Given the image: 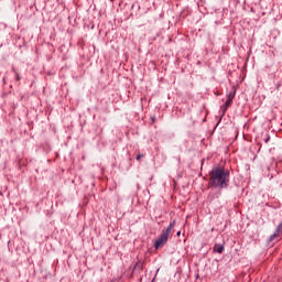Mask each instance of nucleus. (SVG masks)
<instances>
[{
	"instance_id": "nucleus-1",
	"label": "nucleus",
	"mask_w": 282,
	"mask_h": 282,
	"mask_svg": "<svg viewBox=\"0 0 282 282\" xmlns=\"http://www.w3.org/2000/svg\"><path fill=\"white\" fill-rule=\"evenodd\" d=\"M209 177V184L214 188H227L230 182V172L224 167H216L212 170Z\"/></svg>"
},
{
	"instance_id": "nucleus-2",
	"label": "nucleus",
	"mask_w": 282,
	"mask_h": 282,
	"mask_svg": "<svg viewBox=\"0 0 282 282\" xmlns=\"http://www.w3.org/2000/svg\"><path fill=\"white\" fill-rule=\"evenodd\" d=\"M166 241H169V236L163 232L160 238L155 241V248H162V246L164 243H166Z\"/></svg>"
},
{
	"instance_id": "nucleus-3",
	"label": "nucleus",
	"mask_w": 282,
	"mask_h": 282,
	"mask_svg": "<svg viewBox=\"0 0 282 282\" xmlns=\"http://www.w3.org/2000/svg\"><path fill=\"white\" fill-rule=\"evenodd\" d=\"M173 228H175V220L173 223L170 224V226L166 228V230L164 231V234L170 237L171 232L173 231Z\"/></svg>"
},
{
	"instance_id": "nucleus-4",
	"label": "nucleus",
	"mask_w": 282,
	"mask_h": 282,
	"mask_svg": "<svg viewBox=\"0 0 282 282\" xmlns=\"http://www.w3.org/2000/svg\"><path fill=\"white\" fill-rule=\"evenodd\" d=\"M237 94V89L234 87L232 90L227 95V100H235V96Z\"/></svg>"
},
{
	"instance_id": "nucleus-5",
	"label": "nucleus",
	"mask_w": 282,
	"mask_h": 282,
	"mask_svg": "<svg viewBox=\"0 0 282 282\" xmlns=\"http://www.w3.org/2000/svg\"><path fill=\"white\" fill-rule=\"evenodd\" d=\"M230 105H232V100L231 99H227V101L223 106V113H226V111H228V107H230Z\"/></svg>"
},
{
	"instance_id": "nucleus-6",
	"label": "nucleus",
	"mask_w": 282,
	"mask_h": 282,
	"mask_svg": "<svg viewBox=\"0 0 282 282\" xmlns=\"http://www.w3.org/2000/svg\"><path fill=\"white\" fill-rule=\"evenodd\" d=\"M214 252H218V254H221V252H224V245H215Z\"/></svg>"
},
{
	"instance_id": "nucleus-7",
	"label": "nucleus",
	"mask_w": 282,
	"mask_h": 282,
	"mask_svg": "<svg viewBox=\"0 0 282 282\" xmlns=\"http://www.w3.org/2000/svg\"><path fill=\"white\" fill-rule=\"evenodd\" d=\"M14 74H15L17 80H21V77L19 76V73L17 70L14 72Z\"/></svg>"
},
{
	"instance_id": "nucleus-8",
	"label": "nucleus",
	"mask_w": 282,
	"mask_h": 282,
	"mask_svg": "<svg viewBox=\"0 0 282 282\" xmlns=\"http://www.w3.org/2000/svg\"><path fill=\"white\" fill-rule=\"evenodd\" d=\"M265 144H268V142H270V137H268L265 140H264Z\"/></svg>"
},
{
	"instance_id": "nucleus-9",
	"label": "nucleus",
	"mask_w": 282,
	"mask_h": 282,
	"mask_svg": "<svg viewBox=\"0 0 282 282\" xmlns=\"http://www.w3.org/2000/svg\"><path fill=\"white\" fill-rule=\"evenodd\" d=\"M110 282H120L118 279H112Z\"/></svg>"
},
{
	"instance_id": "nucleus-10",
	"label": "nucleus",
	"mask_w": 282,
	"mask_h": 282,
	"mask_svg": "<svg viewBox=\"0 0 282 282\" xmlns=\"http://www.w3.org/2000/svg\"><path fill=\"white\" fill-rule=\"evenodd\" d=\"M142 158V154L137 155V160H140Z\"/></svg>"
},
{
	"instance_id": "nucleus-11",
	"label": "nucleus",
	"mask_w": 282,
	"mask_h": 282,
	"mask_svg": "<svg viewBox=\"0 0 282 282\" xmlns=\"http://www.w3.org/2000/svg\"><path fill=\"white\" fill-rule=\"evenodd\" d=\"M176 235L180 237L182 235V231H177Z\"/></svg>"
},
{
	"instance_id": "nucleus-12",
	"label": "nucleus",
	"mask_w": 282,
	"mask_h": 282,
	"mask_svg": "<svg viewBox=\"0 0 282 282\" xmlns=\"http://www.w3.org/2000/svg\"><path fill=\"white\" fill-rule=\"evenodd\" d=\"M138 265H139V264L137 263V264H135V268H138Z\"/></svg>"
}]
</instances>
